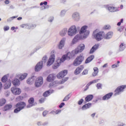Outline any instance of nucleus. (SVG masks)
Wrapping results in <instances>:
<instances>
[{
  "label": "nucleus",
  "mask_w": 126,
  "mask_h": 126,
  "mask_svg": "<svg viewBox=\"0 0 126 126\" xmlns=\"http://www.w3.org/2000/svg\"><path fill=\"white\" fill-rule=\"evenodd\" d=\"M2 88V83H1V82H0V90H1Z\"/></svg>",
  "instance_id": "obj_56"
},
{
  "label": "nucleus",
  "mask_w": 126,
  "mask_h": 126,
  "mask_svg": "<svg viewBox=\"0 0 126 126\" xmlns=\"http://www.w3.org/2000/svg\"><path fill=\"white\" fill-rule=\"evenodd\" d=\"M113 93H109L106 94H105L104 96L102 97V100L104 101L106 100H109L112 96H113Z\"/></svg>",
  "instance_id": "obj_19"
},
{
  "label": "nucleus",
  "mask_w": 126,
  "mask_h": 126,
  "mask_svg": "<svg viewBox=\"0 0 126 126\" xmlns=\"http://www.w3.org/2000/svg\"><path fill=\"white\" fill-rule=\"evenodd\" d=\"M51 91H47L43 93V96L44 97H48V96H50L51 95Z\"/></svg>",
  "instance_id": "obj_37"
},
{
  "label": "nucleus",
  "mask_w": 126,
  "mask_h": 126,
  "mask_svg": "<svg viewBox=\"0 0 126 126\" xmlns=\"http://www.w3.org/2000/svg\"><path fill=\"white\" fill-rule=\"evenodd\" d=\"M62 63H63V61L62 58L61 59H58L52 66L53 69H57V68H58L61 64H62Z\"/></svg>",
  "instance_id": "obj_12"
},
{
  "label": "nucleus",
  "mask_w": 126,
  "mask_h": 126,
  "mask_svg": "<svg viewBox=\"0 0 126 126\" xmlns=\"http://www.w3.org/2000/svg\"><path fill=\"white\" fill-rule=\"evenodd\" d=\"M35 27L36 25L35 24H32L30 26L31 29H33V28H35Z\"/></svg>",
  "instance_id": "obj_49"
},
{
  "label": "nucleus",
  "mask_w": 126,
  "mask_h": 126,
  "mask_svg": "<svg viewBox=\"0 0 126 126\" xmlns=\"http://www.w3.org/2000/svg\"><path fill=\"white\" fill-rule=\"evenodd\" d=\"M55 60H56V56H55V54L51 55L47 63V66H50L52 65V64L55 62Z\"/></svg>",
  "instance_id": "obj_11"
},
{
  "label": "nucleus",
  "mask_w": 126,
  "mask_h": 126,
  "mask_svg": "<svg viewBox=\"0 0 126 126\" xmlns=\"http://www.w3.org/2000/svg\"><path fill=\"white\" fill-rule=\"evenodd\" d=\"M12 108V105L11 104H7L4 107V111H8Z\"/></svg>",
  "instance_id": "obj_33"
},
{
  "label": "nucleus",
  "mask_w": 126,
  "mask_h": 126,
  "mask_svg": "<svg viewBox=\"0 0 126 126\" xmlns=\"http://www.w3.org/2000/svg\"><path fill=\"white\" fill-rule=\"evenodd\" d=\"M35 101V99L33 97H31L29 99L28 103L29 105L27 106V108H31V107H33L34 106V102Z\"/></svg>",
  "instance_id": "obj_15"
},
{
  "label": "nucleus",
  "mask_w": 126,
  "mask_h": 126,
  "mask_svg": "<svg viewBox=\"0 0 126 126\" xmlns=\"http://www.w3.org/2000/svg\"><path fill=\"white\" fill-rule=\"evenodd\" d=\"M56 78V76H55V74H50L47 78V81L48 82H52V81H54Z\"/></svg>",
  "instance_id": "obj_17"
},
{
  "label": "nucleus",
  "mask_w": 126,
  "mask_h": 126,
  "mask_svg": "<svg viewBox=\"0 0 126 126\" xmlns=\"http://www.w3.org/2000/svg\"><path fill=\"white\" fill-rule=\"evenodd\" d=\"M61 112H62V110H57L55 111V114H56V115H58V114H60V113H61Z\"/></svg>",
  "instance_id": "obj_52"
},
{
  "label": "nucleus",
  "mask_w": 126,
  "mask_h": 126,
  "mask_svg": "<svg viewBox=\"0 0 126 126\" xmlns=\"http://www.w3.org/2000/svg\"><path fill=\"white\" fill-rule=\"evenodd\" d=\"M96 86L97 89H102V84L97 83Z\"/></svg>",
  "instance_id": "obj_43"
},
{
  "label": "nucleus",
  "mask_w": 126,
  "mask_h": 126,
  "mask_svg": "<svg viewBox=\"0 0 126 126\" xmlns=\"http://www.w3.org/2000/svg\"><path fill=\"white\" fill-rule=\"evenodd\" d=\"M68 80V77H65L63 78L61 81L59 82V84H63L64 82H66V81H67Z\"/></svg>",
  "instance_id": "obj_36"
},
{
  "label": "nucleus",
  "mask_w": 126,
  "mask_h": 126,
  "mask_svg": "<svg viewBox=\"0 0 126 126\" xmlns=\"http://www.w3.org/2000/svg\"><path fill=\"white\" fill-rule=\"evenodd\" d=\"M99 73V69L97 67H94V72L92 73L93 76H96Z\"/></svg>",
  "instance_id": "obj_25"
},
{
  "label": "nucleus",
  "mask_w": 126,
  "mask_h": 126,
  "mask_svg": "<svg viewBox=\"0 0 126 126\" xmlns=\"http://www.w3.org/2000/svg\"><path fill=\"white\" fill-rule=\"evenodd\" d=\"M113 35H114L113 32H107V34H105V35L104 36V38L106 40H108L109 39H111V38L113 37Z\"/></svg>",
  "instance_id": "obj_20"
},
{
  "label": "nucleus",
  "mask_w": 126,
  "mask_h": 126,
  "mask_svg": "<svg viewBox=\"0 0 126 126\" xmlns=\"http://www.w3.org/2000/svg\"><path fill=\"white\" fill-rule=\"evenodd\" d=\"M69 99V94L66 95L64 99H63V101L64 102L65 101H67Z\"/></svg>",
  "instance_id": "obj_44"
},
{
  "label": "nucleus",
  "mask_w": 126,
  "mask_h": 126,
  "mask_svg": "<svg viewBox=\"0 0 126 126\" xmlns=\"http://www.w3.org/2000/svg\"><path fill=\"white\" fill-rule=\"evenodd\" d=\"M119 66V64H113L112 65V68H115V67H118Z\"/></svg>",
  "instance_id": "obj_53"
},
{
  "label": "nucleus",
  "mask_w": 126,
  "mask_h": 126,
  "mask_svg": "<svg viewBox=\"0 0 126 126\" xmlns=\"http://www.w3.org/2000/svg\"><path fill=\"white\" fill-rule=\"evenodd\" d=\"M10 86H11V80H9L3 85V88L5 90L8 89V88H10Z\"/></svg>",
  "instance_id": "obj_18"
},
{
  "label": "nucleus",
  "mask_w": 126,
  "mask_h": 126,
  "mask_svg": "<svg viewBox=\"0 0 126 126\" xmlns=\"http://www.w3.org/2000/svg\"><path fill=\"white\" fill-rule=\"evenodd\" d=\"M84 101V100H83V99H81L80 100H79L78 102V105L82 104V103H83Z\"/></svg>",
  "instance_id": "obj_47"
},
{
  "label": "nucleus",
  "mask_w": 126,
  "mask_h": 126,
  "mask_svg": "<svg viewBox=\"0 0 126 126\" xmlns=\"http://www.w3.org/2000/svg\"><path fill=\"white\" fill-rule=\"evenodd\" d=\"M99 80V79H97V80H94L93 81H92L91 82H90L86 86V87L87 88V89L85 90V91H86V90H87V89H88V88H89V87L90 86V85H91L92 84H93V83H96L97 82H98V81Z\"/></svg>",
  "instance_id": "obj_24"
},
{
  "label": "nucleus",
  "mask_w": 126,
  "mask_h": 126,
  "mask_svg": "<svg viewBox=\"0 0 126 126\" xmlns=\"http://www.w3.org/2000/svg\"><path fill=\"white\" fill-rule=\"evenodd\" d=\"M37 126H42V123L41 122H38L37 123Z\"/></svg>",
  "instance_id": "obj_59"
},
{
  "label": "nucleus",
  "mask_w": 126,
  "mask_h": 126,
  "mask_svg": "<svg viewBox=\"0 0 126 126\" xmlns=\"http://www.w3.org/2000/svg\"><path fill=\"white\" fill-rule=\"evenodd\" d=\"M94 55H91L85 61V63H89L90 62H92L94 59Z\"/></svg>",
  "instance_id": "obj_26"
},
{
  "label": "nucleus",
  "mask_w": 126,
  "mask_h": 126,
  "mask_svg": "<svg viewBox=\"0 0 126 126\" xmlns=\"http://www.w3.org/2000/svg\"><path fill=\"white\" fill-rule=\"evenodd\" d=\"M108 9L110 12H115V11H118V8L114 6H109L108 7Z\"/></svg>",
  "instance_id": "obj_29"
},
{
  "label": "nucleus",
  "mask_w": 126,
  "mask_h": 126,
  "mask_svg": "<svg viewBox=\"0 0 126 126\" xmlns=\"http://www.w3.org/2000/svg\"><path fill=\"white\" fill-rule=\"evenodd\" d=\"M44 101H45L44 98H41L39 99V103H41V104L42 103H44Z\"/></svg>",
  "instance_id": "obj_48"
},
{
  "label": "nucleus",
  "mask_w": 126,
  "mask_h": 126,
  "mask_svg": "<svg viewBox=\"0 0 126 126\" xmlns=\"http://www.w3.org/2000/svg\"><path fill=\"white\" fill-rule=\"evenodd\" d=\"M4 3L5 4H8L9 3V1L8 0H5L4 1Z\"/></svg>",
  "instance_id": "obj_55"
},
{
  "label": "nucleus",
  "mask_w": 126,
  "mask_h": 126,
  "mask_svg": "<svg viewBox=\"0 0 126 126\" xmlns=\"http://www.w3.org/2000/svg\"><path fill=\"white\" fill-rule=\"evenodd\" d=\"M88 27L87 26H83L79 34L81 36L82 39L87 38L88 36H89V34H90V32L89 31L87 30Z\"/></svg>",
  "instance_id": "obj_3"
},
{
  "label": "nucleus",
  "mask_w": 126,
  "mask_h": 126,
  "mask_svg": "<svg viewBox=\"0 0 126 126\" xmlns=\"http://www.w3.org/2000/svg\"><path fill=\"white\" fill-rule=\"evenodd\" d=\"M47 125H48V123L47 122H45L44 123L42 124V126H47Z\"/></svg>",
  "instance_id": "obj_63"
},
{
  "label": "nucleus",
  "mask_w": 126,
  "mask_h": 126,
  "mask_svg": "<svg viewBox=\"0 0 126 126\" xmlns=\"http://www.w3.org/2000/svg\"><path fill=\"white\" fill-rule=\"evenodd\" d=\"M28 74L26 73H25L22 74H18L17 75V77L19 78V80H23L24 79H25L26 77H27Z\"/></svg>",
  "instance_id": "obj_21"
},
{
  "label": "nucleus",
  "mask_w": 126,
  "mask_h": 126,
  "mask_svg": "<svg viewBox=\"0 0 126 126\" xmlns=\"http://www.w3.org/2000/svg\"><path fill=\"white\" fill-rule=\"evenodd\" d=\"M84 49H85V45L84 44H81L77 48L73 50L72 52H68L67 54L63 55L61 59L63 60V62H64V61L66 60H69L71 59H72L75 55L80 54V53H82Z\"/></svg>",
  "instance_id": "obj_1"
},
{
  "label": "nucleus",
  "mask_w": 126,
  "mask_h": 126,
  "mask_svg": "<svg viewBox=\"0 0 126 126\" xmlns=\"http://www.w3.org/2000/svg\"><path fill=\"white\" fill-rule=\"evenodd\" d=\"M43 67V62L40 61L37 63L35 67V71H40L41 68Z\"/></svg>",
  "instance_id": "obj_13"
},
{
  "label": "nucleus",
  "mask_w": 126,
  "mask_h": 126,
  "mask_svg": "<svg viewBox=\"0 0 126 126\" xmlns=\"http://www.w3.org/2000/svg\"><path fill=\"white\" fill-rule=\"evenodd\" d=\"M43 77H39L36 79L34 85L35 87H40L43 84Z\"/></svg>",
  "instance_id": "obj_10"
},
{
  "label": "nucleus",
  "mask_w": 126,
  "mask_h": 126,
  "mask_svg": "<svg viewBox=\"0 0 126 126\" xmlns=\"http://www.w3.org/2000/svg\"><path fill=\"white\" fill-rule=\"evenodd\" d=\"M12 83L14 86H19L20 85V81L18 79H15L12 81Z\"/></svg>",
  "instance_id": "obj_23"
},
{
  "label": "nucleus",
  "mask_w": 126,
  "mask_h": 126,
  "mask_svg": "<svg viewBox=\"0 0 126 126\" xmlns=\"http://www.w3.org/2000/svg\"><path fill=\"white\" fill-rule=\"evenodd\" d=\"M108 66V63H105L104 64L103 66L102 67H107V66Z\"/></svg>",
  "instance_id": "obj_58"
},
{
  "label": "nucleus",
  "mask_w": 126,
  "mask_h": 126,
  "mask_svg": "<svg viewBox=\"0 0 126 126\" xmlns=\"http://www.w3.org/2000/svg\"><path fill=\"white\" fill-rule=\"evenodd\" d=\"M43 61H46L47 60V57L45 56L42 59Z\"/></svg>",
  "instance_id": "obj_62"
},
{
  "label": "nucleus",
  "mask_w": 126,
  "mask_h": 126,
  "mask_svg": "<svg viewBox=\"0 0 126 126\" xmlns=\"http://www.w3.org/2000/svg\"><path fill=\"white\" fill-rule=\"evenodd\" d=\"M103 30H110L111 29V26L110 25H106L103 27Z\"/></svg>",
  "instance_id": "obj_39"
},
{
  "label": "nucleus",
  "mask_w": 126,
  "mask_h": 126,
  "mask_svg": "<svg viewBox=\"0 0 126 126\" xmlns=\"http://www.w3.org/2000/svg\"><path fill=\"white\" fill-rule=\"evenodd\" d=\"M64 46V39H62L58 45L59 49H63V47Z\"/></svg>",
  "instance_id": "obj_32"
},
{
  "label": "nucleus",
  "mask_w": 126,
  "mask_h": 126,
  "mask_svg": "<svg viewBox=\"0 0 126 126\" xmlns=\"http://www.w3.org/2000/svg\"><path fill=\"white\" fill-rule=\"evenodd\" d=\"M47 114H48V111H44L42 113L43 117H46V116H47Z\"/></svg>",
  "instance_id": "obj_51"
},
{
  "label": "nucleus",
  "mask_w": 126,
  "mask_h": 126,
  "mask_svg": "<svg viewBox=\"0 0 126 126\" xmlns=\"http://www.w3.org/2000/svg\"><path fill=\"white\" fill-rule=\"evenodd\" d=\"M124 29H125V27L124 26H122L118 28L117 31H119V32H123V31H124Z\"/></svg>",
  "instance_id": "obj_40"
},
{
  "label": "nucleus",
  "mask_w": 126,
  "mask_h": 126,
  "mask_svg": "<svg viewBox=\"0 0 126 126\" xmlns=\"http://www.w3.org/2000/svg\"><path fill=\"white\" fill-rule=\"evenodd\" d=\"M124 22V19H122L120 21V22H118L117 24V26H121V25L122 23Z\"/></svg>",
  "instance_id": "obj_46"
},
{
  "label": "nucleus",
  "mask_w": 126,
  "mask_h": 126,
  "mask_svg": "<svg viewBox=\"0 0 126 126\" xmlns=\"http://www.w3.org/2000/svg\"><path fill=\"white\" fill-rule=\"evenodd\" d=\"M76 34V27L75 26H73L68 31V35L69 36H73Z\"/></svg>",
  "instance_id": "obj_8"
},
{
  "label": "nucleus",
  "mask_w": 126,
  "mask_h": 126,
  "mask_svg": "<svg viewBox=\"0 0 126 126\" xmlns=\"http://www.w3.org/2000/svg\"><path fill=\"white\" fill-rule=\"evenodd\" d=\"M6 103V100L4 98H2L0 100V107L3 106Z\"/></svg>",
  "instance_id": "obj_38"
},
{
  "label": "nucleus",
  "mask_w": 126,
  "mask_h": 126,
  "mask_svg": "<svg viewBox=\"0 0 126 126\" xmlns=\"http://www.w3.org/2000/svg\"><path fill=\"white\" fill-rule=\"evenodd\" d=\"M15 107L16 108L14 110V113L17 114L26 107V103L23 101L19 102L16 104Z\"/></svg>",
  "instance_id": "obj_4"
},
{
  "label": "nucleus",
  "mask_w": 126,
  "mask_h": 126,
  "mask_svg": "<svg viewBox=\"0 0 126 126\" xmlns=\"http://www.w3.org/2000/svg\"><path fill=\"white\" fill-rule=\"evenodd\" d=\"M26 26V25L23 24V25H22L21 26V27L22 28H24Z\"/></svg>",
  "instance_id": "obj_61"
},
{
  "label": "nucleus",
  "mask_w": 126,
  "mask_h": 126,
  "mask_svg": "<svg viewBox=\"0 0 126 126\" xmlns=\"http://www.w3.org/2000/svg\"><path fill=\"white\" fill-rule=\"evenodd\" d=\"M11 91L14 95H20L21 94V89L15 87L11 88Z\"/></svg>",
  "instance_id": "obj_9"
},
{
  "label": "nucleus",
  "mask_w": 126,
  "mask_h": 126,
  "mask_svg": "<svg viewBox=\"0 0 126 126\" xmlns=\"http://www.w3.org/2000/svg\"><path fill=\"white\" fill-rule=\"evenodd\" d=\"M98 31L99 30L96 29L93 32V34L94 39H95L96 41H101V40H102L104 38V36L105 35V32H104L103 31H100L99 32ZM96 32H98L96 33Z\"/></svg>",
  "instance_id": "obj_2"
},
{
  "label": "nucleus",
  "mask_w": 126,
  "mask_h": 126,
  "mask_svg": "<svg viewBox=\"0 0 126 126\" xmlns=\"http://www.w3.org/2000/svg\"><path fill=\"white\" fill-rule=\"evenodd\" d=\"M33 82H34V77L30 78L27 80V83H28V84H32Z\"/></svg>",
  "instance_id": "obj_34"
},
{
  "label": "nucleus",
  "mask_w": 126,
  "mask_h": 126,
  "mask_svg": "<svg viewBox=\"0 0 126 126\" xmlns=\"http://www.w3.org/2000/svg\"><path fill=\"white\" fill-rule=\"evenodd\" d=\"M17 17L16 16H13V17H11L10 19V20H13V19H14V18H16Z\"/></svg>",
  "instance_id": "obj_57"
},
{
  "label": "nucleus",
  "mask_w": 126,
  "mask_h": 126,
  "mask_svg": "<svg viewBox=\"0 0 126 126\" xmlns=\"http://www.w3.org/2000/svg\"><path fill=\"white\" fill-rule=\"evenodd\" d=\"M83 69H84V66H83V65H80L76 68L74 71V74H76V75H77V74H79Z\"/></svg>",
  "instance_id": "obj_14"
},
{
  "label": "nucleus",
  "mask_w": 126,
  "mask_h": 126,
  "mask_svg": "<svg viewBox=\"0 0 126 126\" xmlns=\"http://www.w3.org/2000/svg\"><path fill=\"white\" fill-rule=\"evenodd\" d=\"M83 61H84V56H83V54H81L75 59L73 63V65L74 66H78V65H80L82 63Z\"/></svg>",
  "instance_id": "obj_5"
},
{
  "label": "nucleus",
  "mask_w": 126,
  "mask_h": 126,
  "mask_svg": "<svg viewBox=\"0 0 126 126\" xmlns=\"http://www.w3.org/2000/svg\"><path fill=\"white\" fill-rule=\"evenodd\" d=\"M3 29H4V31H7L8 30H9V27L5 26Z\"/></svg>",
  "instance_id": "obj_50"
},
{
  "label": "nucleus",
  "mask_w": 126,
  "mask_h": 126,
  "mask_svg": "<svg viewBox=\"0 0 126 126\" xmlns=\"http://www.w3.org/2000/svg\"><path fill=\"white\" fill-rule=\"evenodd\" d=\"M126 85H122L118 87L115 91V95H119L121 94V92H124V90L126 89Z\"/></svg>",
  "instance_id": "obj_7"
},
{
  "label": "nucleus",
  "mask_w": 126,
  "mask_h": 126,
  "mask_svg": "<svg viewBox=\"0 0 126 126\" xmlns=\"http://www.w3.org/2000/svg\"><path fill=\"white\" fill-rule=\"evenodd\" d=\"M82 74L83 75H86V74H88V70H87V69H85V70L83 71Z\"/></svg>",
  "instance_id": "obj_45"
},
{
  "label": "nucleus",
  "mask_w": 126,
  "mask_h": 126,
  "mask_svg": "<svg viewBox=\"0 0 126 126\" xmlns=\"http://www.w3.org/2000/svg\"><path fill=\"white\" fill-rule=\"evenodd\" d=\"M44 5L45 6H42V7H44V9H46L47 8H49V5H47L48 4V2L47 1H44V2H41L40 3V5L41 6H42V5Z\"/></svg>",
  "instance_id": "obj_30"
},
{
  "label": "nucleus",
  "mask_w": 126,
  "mask_h": 126,
  "mask_svg": "<svg viewBox=\"0 0 126 126\" xmlns=\"http://www.w3.org/2000/svg\"><path fill=\"white\" fill-rule=\"evenodd\" d=\"M92 106V103H88L85 104L82 107V110H87V109H89L90 108H91Z\"/></svg>",
  "instance_id": "obj_22"
},
{
  "label": "nucleus",
  "mask_w": 126,
  "mask_h": 126,
  "mask_svg": "<svg viewBox=\"0 0 126 126\" xmlns=\"http://www.w3.org/2000/svg\"><path fill=\"white\" fill-rule=\"evenodd\" d=\"M125 49H126V45H125L123 43H122L119 46V51L122 52L124 51Z\"/></svg>",
  "instance_id": "obj_35"
},
{
  "label": "nucleus",
  "mask_w": 126,
  "mask_h": 126,
  "mask_svg": "<svg viewBox=\"0 0 126 126\" xmlns=\"http://www.w3.org/2000/svg\"><path fill=\"white\" fill-rule=\"evenodd\" d=\"M78 17H79V14L77 12H75L72 15V18L74 19L78 18Z\"/></svg>",
  "instance_id": "obj_41"
},
{
  "label": "nucleus",
  "mask_w": 126,
  "mask_h": 126,
  "mask_svg": "<svg viewBox=\"0 0 126 126\" xmlns=\"http://www.w3.org/2000/svg\"><path fill=\"white\" fill-rule=\"evenodd\" d=\"M67 33V29H63L60 33V35L62 37L65 35V34Z\"/></svg>",
  "instance_id": "obj_31"
},
{
  "label": "nucleus",
  "mask_w": 126,
  "mask_h": 126,
  "mask_svg": "<svg viewBox=\"0 0 126 126\" xmlns=\"http://www.w3.org/2000/svg\"><path fill=\"white\" fill-rule=\"evenodd\" d=\"M8 76H9V75H4L1 79V81L3 82V83H5V82H7V79L8 78Z\"/></svg>",
  "instance_id": "obj_28"
},
{
  "label": "nucleus",
  "mask_w": 126,
  "mask_h": 126,
  "mask_svg": "<svg viewBox=\"0 0 126 126\" xmlns=\"http://www.w3.org/2000/svg\"><path fill=\"white\" fill-rule=\"evenodd\" d=\"M67 72V70H63L60 71L57 75V78H58V79H63L64 76H66Z\"/></svg>",
  "instance_id": "obj_6"
},
{
  "label": "nucleus",
  "mask_w": 126,
  "mask_h": 126,
  "mask_svg": "<svg viewBox=\"0 0 126 126\" xmlns=\"http://www.w3.org/2000/svg\"><path fill=\"white\" fill-rule=\"evenodd\" d=\"M64 106V102H62L60 104V105H59V108H62V107Z\"/></svg>",
  "instance_id": "obj_54"
},
{
  "label": "nucleus",
  "mask_w": 126,
  "mask_h": 126,
  "mask_svg": "<svg viewBox=\"0 0 126 126\" xmlns=\"http://www.w3.org/2000/svg\"><path fill=\"white\" fill-rule=\"evenodd\" d=\"M95 115H96V113H93L91 115V117H92V118H94V117H95Z\"/></svg>",
  "instance_id": "obj_60"
},
{
  "label": "nucleus",
  "mask_w": 126,
  "mask_h": 126,
  "mask_svg": "<svg viewBox=\"0 0 126 126\" xmlns=\"http://www.w3.org/2000/svg\"><path fill=\"white\" fill-rule=\"evenodd\" d=\"M99 46H100L99 44H96L94 45L90 51V54H93L94 52L97 51L99 48Z\"/></svg>",
  "instance_id": "obj_16"
},
{
  "label": "nucleus",
  "mask_w": 126,
  "mask_h": 126,
  "mask_svg": "<svg viewBox=\"0 0 126 126\" xmlns=\"http://www.w3.org/2000/svg\"><path fill=\"white\" fill-rule=\"evenodd\" d=\"M94 96L92 94H89L85 98L86 102H90L93 99Z\"/></svg>",
  "instance_id": "obj_27"
},
{
  "label": "nucleus",
  "mask_w": 126,
  "mask_h": 126,
  "mask_svg": "<svg viewBox=\"0 0 126 126\" xmlns=\"http://www.w3.org/2000/svg\"><path fill=\"white\" fill-rule=\"evenodd\" d=\"M21 19H22V17H19V18H17L18 20H21Z\"/></svg>",
  "instance_id": "obj_64"
},
{
  "label": "nucleus",
  "mask_w": 126,
  "mask_h": 126,
  "mask_svg": "<svg viewBox=\"0 0 126 126\" xmlns=\"http://www.w3.org/2000/svg\"><path fill=\"white\" fill-rule=\"evenodd\" d=\"M23 99H24L23 96H19L16 97V100L17 102H19V101H22Z\"/></svg>",
  "instance_id": "obj_42"
}]
</instances>
